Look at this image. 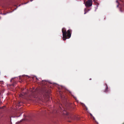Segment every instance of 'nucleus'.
<instances>
[{
  "label": "nucleus",
  "mask_w": 124,
  "mask_h": 124,
  "mask_svg": "<svg viewBox=\"0 0 124 124\" xmlns=\"http://www.w3.org/2000/svg\"><path fill=\"white\" fill-rule=\"evenodd\" d=\"M13 79H14V78H13L12 79H11V80H10V81L11 82L13 80Z\"/></svg>",
  "instance_id": "nucleus-8"
},
{
  "label": "nucleus",
  "mask_w": 124,
  "mask_h": 124,
  "mask_svg": "<svg viewBox=\"0 0 124 124\" xmlns=\"http://www.w3.org/2000/svg\"><path fill=\"white\" fill-rule=\"evenodd\" d=\"M108 86L107 85H106V89L105 90L104 92L106 93H107L108 92Z\"/></svg>",
  "instance_id": "nucleus-5"
},
{
  "label": "nucleus",
  "mask_w": 124,
  "mask_h": 124,
  "mask_svg": "<svg viewBox=\"0 0 124 124\" xmlns=\"http://www.w3.org/2000/svg\"><path fill=\"white\" fill-rule=\"evenodd\" d=\"M93 1L92 0H88L85 3V6L87 7L85 9L84 14H85L89 10L87 8L91 6L92 5Z\"/></svg>",
  "instance_id": "nucleus-2"
},
{
  "label": "nucleus",
  "mask_w": 124,
  "mask_h": 124,
  "mask_svg": "<svg viewBox=\"0 0 124 124\" xmlns=\"http://www.w3.org/2000/svg\"><path fill=\"white\" fill-rule=\"evenodd\" d=\"M121 1L123 4H124V1L123 0H120Z\"/></svg>",
  "instance_id": "nucleus-7"
},
{
  "label": "nucleus",
  "mask_w": 124,
  "mask_h": 124,
  "mask_svg": "<svg viewBox=\"0 0 124 124\" xmlns=\"http://www.w3.org/2000/svg\"><path fill=\"white\" fill-rule=\"evenodd\" d=\"M116 2L117 3V5L116 7L118 8V7L119 5H120L119 7L120 11L121 12H122L123 11V10L124 9V5H122L119 4L118 2V1L116 0Z\"/></svg>",
  "instance_id": "nucleus-3"
},
{
  "label": "nucleus",
  "mask_w": 124,
  "mask_h": 124,
  "mask_svg": "<svg viewBox=\"0 0 124 124\" xmlns=\"http://www.w3.org/2000/svg\"><path fill=\"white\" fill-rule=\"evenodd\" d=\"M123 124H124V123Z\"/></svg>",
  "instance_id": "nucleus-13"
},
{
  "label": "nucleus",
  "mask_w": 124,
  "mask_h": 124,
  "mask_svg": "<svg viewBox=\"0 0 124 124\" xmlns=\"http://www.w3.org/2000/svg\"><path fill=\"white\" fill-rule=\"evenodd\" d=\"M16 84V83L14 82L12 84V85L13 86H14L15 84Z\"/></svg>",
  "instance_id": "nucleus-6"
},
{
  "label": "nucleus",
  "mask_w": 124,
  "mask_h": 124,
  "mask_svg": "<svg viewBox=\"0 0 124 124\" xmlns=\"http://www.w3.org/2000/svg\"><path fill=\"white\" fill-rule=\"evenodd\" d=\"M47 82L45 80H42V83L43 85H46L47 83Z\"/></svg>",
  "instance_id": "nucleus-4"
},
{
  "label": "nucleus",
  "mask_w": 124,
  "mask_h": 124,
  "mask_svg": "<svg viewBox=\"0 0 124 124\" xmlns=\"http://www.w3.org/2000/svg\"><path fill=\"white\" fill-rule=\"evenodd\" d=\"M36 79L37 81L38 80V78H36Z\"/></svg>",
  "instance_id": "nucleus-10"
},
{
  "label": "nucleus",
  "mask_w": 124,
  "mask_h": 124,
  "mask_svg": "<svg viewBox=\"0 0 124 124\" xmlns=\"http://www.w3.org/2000/svg\"><path fill=\"white\" fill-rule=\"evenodd\" d=\"M68 91L71 94V93L70 91Z\"/></svg>",
  "instance_id": "nucleus-9"
},
{
  "label": "nucleus",
  "mask_w": 124,
  "mask_h": 124,
  "mask_svg": "<svg viewBox=\"0 0 124 124\" xmlns=\"http://www.w3.org/2000/svg\"><path fill=\"white\" fill-rule=\"evenodd\" d=\"M71 31L72 30L71 29H69L66 31L64 28H62V39L63 40H65L66 39H69L70 37Z\"/></svg>",
  "instance_id": "nucleus-1"
},
{
  "label": "nucleus",
  "mask_w": 124,
  "mask_h": 124,
  "mask_svg": "<svg viewBox=\"0 0 124 124\" xmlns=\"http://www.w3.org/2000/svg\"><path fill=\"white\" fill-rule=\"evenodd\" d=\"M21 95H22V94H21V95H20V97H21Z\"/></svg>",
  "instance_id": "nucleus-11"
},
{
  "label": "nucleus",
  "mask_w": 124,
  "mask_h": 124,
  "mask_svg": "<svg viewBox=\"0 0 124 124\" xmlns=\"http://www.w3.org/2000/svg\"><path fill=\"white\" fill-rule=\"evenodd\" d=\"M123 124H124V123Z\"/></svg>",
  "instance_id": "nucleus-12"
}]
</instances>
